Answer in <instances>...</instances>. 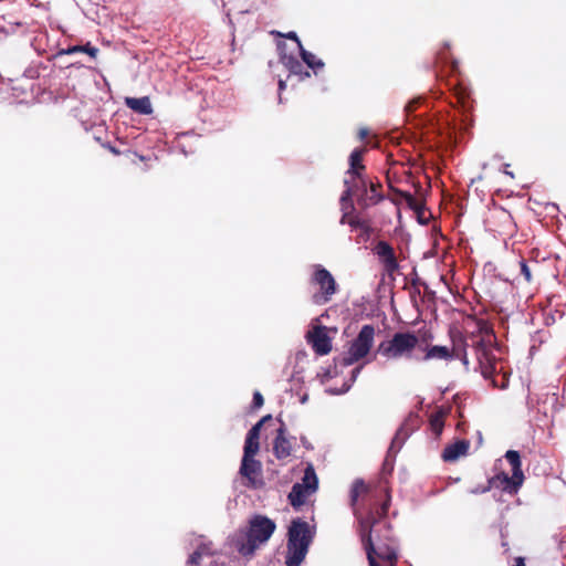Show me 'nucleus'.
I'll list each match as a JSON object with an SVG mask.
<instances>
[{
    "mask_svg": "<svg viewBox=\"0 0 566 566\" xmlns=\"http://www.w3.org/2000/svg\"><path fill=\"white\" fill-rule=\"evenodd\" d=\"M271 34H274V35L280 36V38H286V39L293 40V41H295L297 43L300 49H301V46H303L301 41H300V39H298V36H297V34L294 31H290L287 33H281L279 31H272Z\"/></svg>",
    "mask_w": 566,
    "mask_h": 566,
    "instance_id": "nucleus-35",
    "label": "nucleus"
},
{
    "mask_svg": "<svg viewBox=\"0 0 566 566\" xmlns=\"http://www.w3.org/2000/svg\"><path fill=\"white\" fill-rule=\"evenodd\" d=\"M444 412L442 410H438L431 413L429 423L433 433L438 437L441 434L444 427Z\"/></svg>",
    "mask_w": 566,
    "mask_h": 566,
    "instance_id": "nucleus-29",
    "label": "nucleus"
},
{
    "mask_svg": "<svg viewBox=\"0 0 566 566\" xmlns=\"http://www.w3.org/2000/svg\"><path fill=\"white\" fill-rule=\"evenodd\" d=\"M304 75H305L306 77H308V76H310V72L305 71V72H304Z\"/></svg>",
    "mask_w": 566,
    "mask_h": 566,
    "instance_id": "nucleus-47",
    "label": "nucleus"
},
{
    "mask_svg": "<svg viewBox=\"0 0 566 566\" xmlns=\"http://www.w3.org/2000/svg\"><path fill=\"white\" fill-rule=\"evenodd\" d=\"M492 489H500L505 493L515 495L523 484V480L515 479V475L511 476L505 472H500L489 479Z\"/></svg>",
    "mask_w": 566,
    "mask_h": 566,
    "instance_id": "nucleus-12",
    "label": "nucleus"
},
{
    "mask_svg": "<svg viewBox=\"0 0 566 566\" xmlns=\"http://www.w3.org/2000/svg\"><path fill=\"white\" fill-rule=\"evenodd\" d=\"M491 489H492L491 483H490V481L488 480L485 484H483V485H478V486H475V488L471 489V491H470V492H471L472 494H483V493L489 492Z\"/></svg>",
    "mask_w": 566,
    "mask_h": 566,
    "instance_id": "nucleus-36",
    "label": "nucleus"
},
{
    "mask_svg": "<svg viewBox=\"0 0 566 566\" xmlns=\"http://www.w3.org/2000/svg\"><path fill=\"white\" fill-rule=\"evenodd\" d=\"M514 566H525V562L523 557H516Z\"/></svg>",
    "mask_w": 566,
    "mask_h": 566,
    "instance_id": "nucleus-42",
    "label": "nucleus"
},
{
    "mask_svg": "<svg viewBox=\"0 0 566 566\" xmlns=\"http://www.w3.org/2000/svg\"><path fill=\"white\" fill-rule=\"evenodd\" d=\"M367 135H368V129H366V128H361V129H359V132H358V136H359V138H360V139L366 138V137H367Z\"/></svg>",
    "mask_w": 566,
    "mask_h": 566,
    "instance_id": "nucleus-41",
    "label": "nucleus"
},
{
    "mask_svg": "<svg viewBox=\"0 0 566 566\" xmlns=\"http://www.w3.org/2000/svg\"><path fill=\"white\" fill-rule=\"evenodd\" d=\"M424 355L422 356V360H452V350H449L448 346L441 345H426L422 348Z\"/></svg>",
    "mask_w": 566,
    "mask_h": 566,
    "instance_id": "nucleus-16",
    "label": "nucleus"
},
{
    "mask_svg": "<svg viewBox=\"0 0 566 566\" xmlns=\"http://www.w3.org/2000/svg\"><path fill=\"white\" fill-rule=\"evenodd\" d=\"M346 186H347V189L342 195V198H340L342 201H346L355 195L354 188L349 185H346Z\"/></svg>",
    "mask_w": 566,
    "mask_h": 566,
    "instance_id": "nucleus-38",
    "label": "nucleus"
},
{
    "mask_svg": "<svg viewBox=\"0 0 566 566\" xmlns=\"http://www.w3.org/2000/svg\"><path fill=\"white\" fill-rule=\"evenodd\" d=\"M369 181H370V179L367 176L360 175V176H355V177H350L349 179H346L345 185L352 184L355 195L359 192V196H360V195H365L368 191Z\"/></svg>",
    "mask_w": 566,
    "mask_h": 566,
    "instance_id": "nucleus-26",
    "label": "nucleus"
},
{
    "mask_svg": "<svg viewBox=\"0 0 566 566\" xmlns=\"http://www.w3.org/2000/svg\"><path fill=\"white\" fill-rule=\"evenodd\" d=\"M245 499H247V495L244 494V492L242 490H240L239 494L237 495L235 502L238 503L240 501L244 505Z\"/></svg>",
    "mask_w": 566,
    "mask_h": 566,
    "instance_id": "nucleus-39",
    "label": "nucleus"
},
{
    "mask_svg": "<svg viewBox=\"0 0 566 566\" xmlns=\"http://www.w3.org/2000/svg\"><path fill=\"white\" fill-rule=\"evenodd\" d=\"M273 452L279 460L286 459L292 453V446L284 436L283 426L277 429V436L273 443Z\"/></svg>",
    "mask_w": 566,
    "mask_h": 566,
    "instance_id": "nucleus-18",
    "label": "nucleus"
},
{
    "mask_svg": "<svg viewBox=\"0 0 566 566\" xmlns=\"http://www.w3.org/2000/svg\"><path fill=\"white\" fill-rule=\"evenodd\" d=\"M284 45H285V44H284V43H282V42H279V43H277V48H279L280 50H281Z\"/></svg>",
    "mask_w": 566,
    "mask_h": 566,
    "instance_id": "nucleus-45",
    "label": "nucleus"
},
{
    "mask_svg": "<svg viewBox=\"0 0 566 566\" xmlns=\"http://www.w3.org/2000/svg\"><path fill=\"white\" fill-rule=\"evenodd\" d=\"M455 96L458 97V101L462 103V105H465L467 99L469 98V92L465 87L458 85L454 87Z\"/></svg>",
    "mask_w": 566,
    "mask_h": 566,
    "instance_id": "nucleus-33",
    "label": "nucleus"
},
{
    "mask_svg": "<svg viewBox=\"0 0 566 566\" xmlns=\"http://www.w3.org/2000/svg\"><path fill=\"white\" fill-rule=\"evenodd\" d=\"M381 188L382 186L377 178H375V180L370 179L368 185V191L365 195H360L357 199L358 205L363 209H366L379 203L384 199Z\"/></svg>",
    "mask_w": 566,
    "mask_h": 566,
    "instance_id": "nucleus-14",
    "label": "nucleus"
},
{
    "mask_svg": "<svg viewBox=\"0 0 566 566\" xmlns=\"http://www.w3.org/2000/svg\"><path fill=\"white\" fill-rule=\"evenodd\" d=\"M273 424L271 415L264 416L256 424L250 429V486H255L256 483L252 475L261 471V463L252 459V455L259 450V438L262 427Z\"/></svg>",
    "mask_w": 566,
    "mask_h": 566,
    "instance_id": "nucleus-8",
    "label": "nucleus"
},
{
    "mask_svg": "<svg viewBox=\"0 0 566 566\" xmlns=\"http://www.w3.org/2000/svg\"><path fill=\"white\" fill-rule=\"evenodd\" d=\"M452 346V360L459 359L469 369L470 360L468 348H472L478 360L479 369L483 377H490L496 369L497 358L494 354V336L491 327L485 322H479L478 333L463 335L461 332L451 329L449 332Z\"/></svg>",
    "mask_w": 566,
    "mask_h": 566,
    "instance_id": "nucleus-2",
    "label": "nucleus"
},
{
    "mask_svg": "<svg viewBox=\"0 0 566 566\" xmlns=\"http://www.w3.org/2000/svg\"><path fill=\"white\" fill-rule=\"evenodd\" d=\"M419 345V338L415 332H397L391 338L380 342L377 353L388 360L412 359Z\"/></svg>",
    "mask_w": 566,
    "mask_h": 566,
    "instance_id": "nucleus-4",
    "label": "nucleus"
},
{
    "mask_svg": "<svg viewBox=\"0 0 566 566\" xmlns=\"http://www.w3.org/2000/svg\"><path fill=\"white\" fill-rule=\"evenodd\" d=\"M308 342L317 355H327L332 350V342L324 327H316L308 334Z\"/></svg>",
    "mask_w": 566,
    "mask_h": 566,
    "instance_id": "nucleus-13",
    "label": "nucleus"
},
{
    "mask_svg": "<svg viewBox=\"0 0 566 566\" xmlns=\"http://www.w3.org/2000/svg\"><path fill=\"white\" fill-rule=\"evenodd\" d=\"M76 52H80V53L84 52V53L88 54L91 57H96V55L98 53V49L95 46H92L90 43H87L85 45H74V46L67 48L65 50H61L59 54H73Z\"/></svg>",
    "mask_w": 566,
    "mask_h": 566,
    "instance_id": "nucleus-31",
    "label": "nucleus"
},
{
    "mask_svg": "<svg viewBox=\"0 0 566 566\" xmlns=\"http://www.w3.org/2000/svg\"><path fill=\"white\" fill-rule=\"evenodd\" d=\"M300 484L304 486L306 490L311 491L312 493L316 492L318 486V479L312 465H308L305 469L304 476Z\"/></svg>",
    "mask_w": 566,
    "mask_h": 566,
    "instance_id": "nucleus-27",
    "label": "nucleus"
},
{
    "mask_svg": "<svg viewBox=\"0 0 566 566\" xmlns=\"http://www.w3.org/2000/svg\"><path fill=\"white\" fill-rule=\"evenodd\" d=\"M500 214H501V217H503V218L505 219V221H506L509 224H511V223H512L510 213H507L506 211L502 210V211L500 212Z\"/></svg>",
    "mask_w": 566,
    "mask_h": 566,
    "instance_id": "nucleus-40",
    "label": "nucleus"
},
{
    "mask_svg": "<svg viewBox=\"0 0 566 566\" xmlns=\"http://www.w3.org/2000/svg\"><path fill=\"white\" fill-rule=\"evenodd\" d=\"M300 52L304 63H306L308 67L314 70V72H316V70L324 67V62L317 59L313 53L306 51L303 46H301Z\"/></svg>",
    "mask_w": 566,
    "mask_h": 566,
    "instance_id": "nucleus-30",
    "label": "nucleus"
},
{
    "mask_svg": "<svg viewBox=\"0 0 566 566\" xmlns=\"http://www.w3.org/2000/svg\"><path fill=\"white\" fill-rule=\"evenodd\" d=\"M360 231H361V237H364L365 239H367V238H366V230H360Z\"/></svg>",
    "mask_w": 566,
    "mask_h": 566,
    "instance_id": "nucleus-46",
    "label": "nucleus"
},
{
    "mask_svg": "<svg viewBox=\"0 0 566 566\" xmlns=\"http://www.w3.org/2000/svg\"><path fill=\"white\" fill-rule=\"evenodd\" d=\"M421 424V419L418 413L410 412L401 426L398 428L392 441L390 449L400 448L401 444L406 441V439L417 430Z\"/></svg>",
    "mask_w": 566,
    "mask_h": 566,
    "instance_id": "nucleus-11",
    "label": "nucleus"
},
{
    "mask_svg": "<svg viewBox=\"0 0 566 566\" xmlns=\"http://www.w3.org/2000/svg\"><path fill=\"white\" fill-rule=\"evenodd\" d=\"M275 528L274 521L266 516L254 515L250 518V555L270 539Z\"/></svg>",
    "mask_w": 566,
    "mask_h": 566,
    "instance_id": "nucleus-7",
    "label": "nucleus"
},
{
    "mask_svg": "<svg viewBox=\"0 0 566 566\" xmlns=\"http://www.w3.org/2000/svg\"><path fill=\"white\" fill-rule=\"evenodd\" d=\"M520 270L525 281L530 283L532 281V271L527 262L523 259L520 261Z\"/></svg>",
    "mask_w": 566,
    "mask_h": 566,
    "instance_id": "nucleus-34",
    "label": "nucleus"
},
{
    "mask_svg": "<svg viewBox=\"0 0 566 566\" xmlns=\"http://www.w3.org/2000/svg\"><path fill=\"white\" fill-rule=\"evenodd\" d=\"M397 193H399L403 198V200L406 201L407 206L410 209H412L418 214H420V212L423 208V205L421 201H419L417 198H415L413 195H411L410 192H407V191L397 190Z\"/></svg>",
    "mask_w": 566,
    "mask_h": 566,
    "instance_id": "nucleus-32",
    "label": "nucleus"
},
{
    "mask_svg": "<svg viewBox=\"0 0 566 566\" xmlns=\"http://www.w3.org/2000/svg\"><path fill=\"white\" fill-rule=\"evenodd\" d=\"M340 223L342 224H348L353 229L366 230V238L370 237L371 228L367 223V221H365V220H361V219H359L357 217H350L347 213H344L342 219H340Z\"/></svg>",
    "mask_w": 566,
    "mask_h": 566,
    "instance_id": "nucleus-25",
    "label": "nucleus"
},
{
    "mask_svg": "<svg viewBox=\"0 0 566 566\" xmlns=\"http://www.w3.org/2000/svg\"><path fill=\"white\" fill-rule=\"evenodd\" d=\"M374 339L375 327L370 324L363 325L358 335L352 340L347 352L344 354L343 365L350 366L365 358L374 345Z\"/></svg>",
    "mask_w": 566,
    "mask_h": 566,
    "instance_id": "nucleus-5",
    "label": "nucleus"
},
{
    "mask_svg": "<svg viewBox=\"0 0 566 566\" xmlns=\"http://www.w3.org/2000/svg\"><path fill=\"white\" fill-rule=\"evenodd\" d=\"M470 448L468 440H457L454 443L448 444L442 451V459L447 462L458 460L461 455H465Z\"/></svg>",
    "mask_w": 566,
    "mask_h": 566,
    "instance_id": "nucleus-15",
    "label": "nucleus"
},
{
    "mask_svg": "<svg viewBox=\"0 0 566 566\" xmlns=\"http://www.w3.org/2000/svg\"><path fill=\"white\" fill-rule=\"evenodd\" d=\"M361 368H363V367H361V366H359V367H356V368L353 370V377H354V378H355V377L360 373Z\"/></svg>",
    "mask_w": 566,
    "mask_h": 566,
    "instance_id": "nucleus-43",
    "label": "nucleus"
},
{
    "mask_svg": "<svg viewBox=\"0 0 566 566\" xmlns=\"http://www.w3.org/2000/svg\"><path fill=\"white\" fill-rule=\"evenodd\" d=\"M311 282L319 287L313 295V303L323 305L328 303L337 291V283L328 270L316 265Z\"/></svg>",
    "mask_w": 566,
    "mask_h": 566,
    "instance_id": "nucleus-6",
    "label": "nucleus"
},
{
    "mask_svg": "<svg viewBox=\"0 0 566 566\" xmlns=\"http://www.w3.org/2000/svg\"><path fill=\"white\" fill-rule=\"evenodd\" d=\"M240 479L234 481V489L239 490L240 488L247 486L248 480V434L244 438L243 442V454L241 459V465L239 470Z\"/></svg>",
    "mask_w": 566,
    "mask_h": 566,
    "instance_id": "nucleus-22",
    "label": "nucleus"
},
{
    "mask_svg": "<svg viewBox=\"0 0 566 566\" xmlns=\"http://www.w3.org/2000/svg\"><path fill=\"white\" fill-rule=\"evenodd\" d=\"M230 545L242 556H248V528L241 527L230 539Z\"/></svg>",
    "mask_w": 566,
    "mask_h": 566,
    "instance_id": "nucleus-21",
    "label": "nucleus"
},
{
    "mask_svg": "<svg viewBox=\"0 0 566 566\" xmlns=\"http://www.w3.org/2000/svg\"><path fill=\"white\" fill-rule=\"evenodd\" d=\"M125 105L139 115H151L154 112L150 98L148 96L126 97Z\"/></svg>",
    "mask_w": 566,
    "mask_h": 566,
    "instance_id": "nucleus-17",
    "label": "nucleus"
},
{
    "mask_svg": "<svg viewBox=\"0 0 566 566\" xmlns=\"http://www.w3.org/2000/svg\"><path fill=\"white\" fill-rule=\"evenodd\" d=\"M452 69H453V70H455V69H457V63H453Z\"/></svg>",
    "mask_w": 566,
    "mask_h": 566,
    "instance_id": "nucleus-48",
    "label": "nucleus"
},
{
    "mask_svg": "<svg viewBox=\"0 0 566 566\" xmlns=\"http://www.w3.org/2000/svg\"><path fill=\"white\" fill-rule=\"evenodd\" d=\"M280 61L289 69L292 74L302 75L304 66L295 56L281 53Z\"/></svg>",
    "mask_w": 566,
    "mask_h": 566,
    "instance_id": "nucleus-28",
    "label": "nucleus"
},
{
    "mask_svg": "<svg viewBox=\"0 0 566 566\" xmlns=\"http://www.w3.org/2000/svg\"><path fill=\"white\" fill-rule=\"evenodd\" d=\"M210 546L211 543L201 542L190 555L187 566H219L221 556L217 555Z\"/></svg>",
    "mask_w": 566,
    "mask_h": 566,
    "instance_id": "nucleus-9",
    "label": "nucleus"
},
{
    "mask_svg": "<svg viewBox=\"0 0 566 566\" xmlns=\"http://www.w3.org/2000/svg\"><path fill=\"white\" fill-rule=\"evenodd\" d=\"M503 363L497 358L496 369L490 377H484L485 379H491L493 387L504 389L509 384V374L503 371Z\"/></svg>",
    "mask_w": 566,
    "mask_h": 566,
    "instance_id": "nucleus-23",
    "label": "nucleus"
},
{
    "mask_svg": "<svg viewBox=\"0 0 566 566\" xmlns=\"http://www.w3.org/2000/svg\"><path fill=\"white\" fill-rule=\"evenodd\" d=\"M284 87H285V83L283 81H280L279 82V88L280 90H284Z\"/></svg>",
    "mask_w": 566,
    "mask_h": 566,
    "instance_id": "nucleus-44",
    "label": "nucleus"
},
{
    "mask_svg": "<svg viewBox=\"0 0 566 566\" xmlns=\"http://www.w3.org/2000/svg\"><path fill=\"white\" fill-rule=\"evenodd\" d=\"M369 494V485L363 479H356L350 489V506L359 524V535L367 554L369 566H397V543L391 526L380 518L387 515L388 499L375 511L370 510L364 517L359 511V500L365 501ZM406 566H411L407 564Z\"/></svg>",
    "mask_w": 566,
    "mask_h": 566,
    "instance_id": "nucleus-1",
    "label": "nucleus"
},
{
    "mask_svg": "<svg viewBox=\"0 0 566 566\" xmlns=\"http://www.w3.org/2000/svg\"><path fill=\"white\" fill-rule=\"evenodd\" d=\"M374 252L378 256L388 275H392L399 270V263L397 261L395 250L387 241H378L374 248Z\"/></svg>",
    "mask_w": 566,
    "mask_h": 566,
    "instance_id": "nucleus-10",
    "label": "nucleus"
},
{
    "mask_svg": "<svg viewBox=\"0 0 566 566\" xmlns=\"http://www.w3.org/2000/svg\"><path fill=\"white\" fill-rule=\"evenodd\" d=\"M366 148H356L349 156V169L346 175L350 177L360 176L365 171L366 167L363 164V157Z\"/></svg>",
    "mask_w": 566,
    "mask_h": 566,
    "instance_id": "nucleus-19",
    "label": "nucleus"
},
{
    "mask_svg": "<svg viewBox=\"0 0 566 566\" xmlns=\"http://www.w3.org/2000/svg\"><path fill=\"white\" fill-rule=\"evenodd\" d=\"M313 534L307 522L295 518L287 532L286 566H300L304 560L312 543Z\"/></svg>",
    "mask_w": 566,
    "mask_h": 566,
    "instance_id": "nucleus-3",
    "label": "nucleus"
},
{
    "mask_svg": "<svg viewBox=\"0 0 566 566\" xmlns=\"http://www.w3.org/2000/svg\"><path fill=\"white\" fill-rule=\"evenodd\" d=\"M505 459L510 463L511 469H512V474L515 475V479H521L524 481L525 478H524V473L522 470V461H521V455H520L518 451L509 450L505 453Z\"/></svg>",
    "mask_w": 566,
    "mask_h": 566,
    "instance_id": "nucleus-24",
    "label": "nucleus"
},
{
    "mask_svg": "<svg viewBox=\"0 0 566 566\" xmlns=\"http://www.w3.org/2000/svg\"><path fill=\"white\" fill-rule=\"evenodd\" d=\"M263 402H264V400H263V396L261 395V392L260 391H254V394H253V406L255 408H260V407L263 406Z\"/></svg>",
    "mask_w": 566,
    "mask_h": 566,
    "instance_id": "nucleus-37",
    "label": "nucleus"
},
{
    "mask_svg": "<svg viewBox=\"0 0 566 566\" xmlns=\"http://www.w3.org/2000/svg\"><path fill=\"white\" fill-rule=\"evenodd\" d=\"M313 494L311 491L306 490L300 483H295L292 486L291 492L289 493V502L294 509H298L305 504L307 497Z\"/></svg>",
    "mask_w": 566,
    "mask_h": 566,
    "instance_id": "nucleus-20",
    "label": "nucleus"
}]
</instances>
